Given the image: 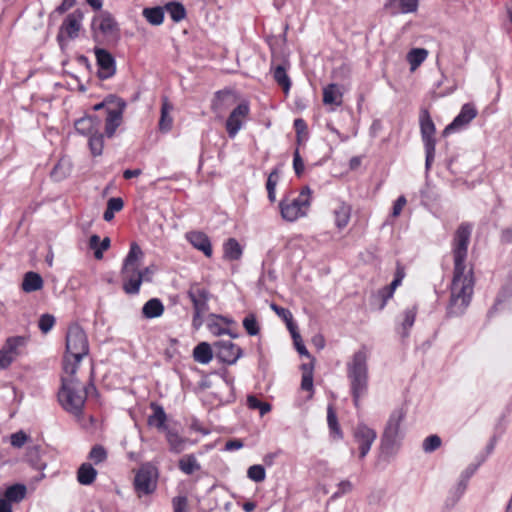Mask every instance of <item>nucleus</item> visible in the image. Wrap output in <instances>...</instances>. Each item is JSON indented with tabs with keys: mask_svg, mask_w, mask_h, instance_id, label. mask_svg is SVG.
Returning a JSON list of instances; mask_svg holds the SVG:
<instances>
[{
	"mask_svg": "<svg viewBox=\"0 0 512 512\" xmlns=\"http://www.w3.org/2000/svg\"><path fill=\"white\" fill-rule=\"evenodd\" d=\"M143 258L144 252L141 247L136 242H132L120 272L123 290L128 295H136L140 291L141 284L144 281L143 274L140 273V264Z\"/></svg>",
	"mask_w": 512,
	"mask_h": 512,
	"instance_id": "5",
	"label": "nucleus"
},
{
	"mask_svg": "<svg viewBox=\"0 0 512 512\" xmlns=\"http://www.w3.org/2000/svg\"><path fill=\"white\" fill-rule=\"evenodd\" d=\"M157 469L151 464L142 465L134 478V489L138 496L152 494L157 487Z\"/></svg>",
	"mask_w": 512,
	"mask_h": 512,
	"instance_id": "12",
	"label": "nucleus"
},
{
	"mask_svg": "<svg viewBox=\"0 0 512 512\" xmlns=\"http://www.w3.org/2000/svg\"><path fill=\"white\" fill-rule=\"evenodd\" d=\"M417 315V306H411L404 310L403 312V321L401 323V336L403 338L409 335V330L414 325L415 319Z\"/></svg>",
	"mask_w": 512,
	"mask_h": 512,
	"instance_id": "34",
	"label": "nucleus"
},
{
	"mask_svg": "<svg viewBox=\"0 0 512 512\" xmlns=\"http://www.w3.org/2000/svg\"><path fill=\"white\" fill-rule=\"evenodd\" d=\"M174 512H187L188 500L186 496H177L172 500Z\"/></svg>",
	"mask_w": 512,
	"mask_h": 512,
	"instance_id": "52",
	"label": "nucleus"
},
{
	"mask_svg": "<svg viewBox=\"0 0 512 512\" xmlns=\"http://www.w3.org/2000/svg\"><path fill=\"white\" fill-rule=\"evenodd\" d=\"M450 301L447 314L450 317L461 316L470 305L474 291V277L472 269L466 272V268L453 270Z\"/></svg>",
	"mask_w": 512,
	"mask_h": 512,
	"instance_id": "4",
	"label": "nucleus"
},
{
	"mask_svg": "<svg viewBox=\"0 0 512 512\" xmlns=\"http://www.w3.org/2000/svg\"><path fill=\"white\" fill-rule=\"evenodd\" d=\"M143 16L152 25H161L164 21V9L160 6L144 8Z\"/></svg>",
	"mask_w": 512,
	"mask_h": 512,
	"instance_id": "37",
	"label": "nucleus"
},
{
	"mask_svg": "<svg viewBox=\"0 0 512 512\" xmlns=\"http://www.w3.org/2000/svg\"><path fill=\"white\" fill-rule=\"evenodd\" d=\"M247 406H248L249 409L259 410V413H260L261 416H264L265 414L270 412L271 409H272V406H271L270 403L263 402V401L259 400L254 395H249L247 397Z\"/></svg>",
	"mask_w": 512,
	"mask_h": 512,
	"instance_id": "40",
	"label": "nucleus"
},
{
	"mask_svg": "<svg viewBox=\"0 0 512 512\" xmlns=\"http://www.w3.org/2000/svg\"><path fill=\"white\" fill-rule=\"evenodd\" d=\"M327 423L331 432L335 433L339 438L343 437L335 409L332 405L327 407Z\"/></svg>",
	"mask_w": 512,
	"mask_h": 512,
	"instance_id": "42",
	"label": "nucleus"
},
{
	"mask_svg": "<svg viewBox=\"0 0 512 512\" xmlns=\"http://www.w3.org/2000/svg\"><path fill=\"white\" fill-rule=\"evenodd\" d=\"M271 72L276 83L282 87L285 93H288L291 87V80L287 74V67L283 64L271 67Z\"/></svg>",
	"mask_w": 512,
	"mask_h": 512,
	"instance_id": "27",
	"label": "nucleus"
},
{
	"mask_svg": "<svg viewBox=\"0 0 512 512\" xmlns=\"http://www.w3.org/2000/svg\"><path fill=\"white\" fill-rule=\"evenodd\" d=\"M402 13H412L418 8V0H399Z\"/></svg>",
	"mask_w": 512,
	"mask_h": 512,
	"instance_id": "54",
	"label": "nucleus"
},
{
	"mask_svg": "<svg viewBox=\"0 0 512 512\" xmlns=\"http://www.w3.org/2000/svg\"><path fill=\"white\" fill-rule=\"evenodd\" d=\"M110 247V238L105 237L100 243L99 247L94 251V256L96 259L100 260L103 258V251L107 250Z\"/></svg>",
	"mask_w": 512,
	"mask_h": 512,
	"instance_id": "60",
	"label": "nucleus"
},
{
	"mask_svg": "<svg viewBox=\"0 0 512 512\" xmlns=\"http://www.w3.org/2000/svg\"><path fill=\"white\" fill-rule=\"evenodd\" d=\"M187 296L193 304L192 325L198 329L203 324V315L209 310L208 301L211 294L208 289L201 287L200 284L193 283L187 291Z\"/></svg>",
	"mask_w": 512,
	"mask_h": 512,
	"instance_id": "10",
	"label": "nucleus"
},
{
	"mask_svg": "<svg viewBox=\"0 0 512 512\" xmlns=\"http://www.w3.org/2000/svg\"><path fill=\"white\" fill-rule=\"evenodd\" d=\"M334 218H335V225L338 229L345 228L351 217V206L349 204H346L344 202H340L338 206L334 209Z\"/></svg>",
	"mask_w": 512,
	"mask_h": 512,
	"instance_id": "25",
	"label": "nucleus"
},
{
	"mask_svg": "<svg viewBox=\"0 0 512 512\" xmlns=\"http://www.w3.org/2000/svg\"><path fill=\"white\" fill-rule=\"evenodd\" d=\"M43 285L42 276L37 272L29 271L24 274L21 288L24 292L31 293L41 290Z\"/></svg>",
	"mask_w": 512,
	"mask_h": 512,
	"instance_id": "24",
	"label": "nucleus"
},
{
	"mask_svg": "<svg viewBox=\"0 0 512 512\" xmlns=\"http://www.w3.org/2000/svg\"><path fill=\"white\" fill-rule=\"evenodd\" d=\"M92 29L98 30L104 36H114L118 32V25L108 11H102L92 20Z\"/></svg>",
	"mask_w": 512,
	"mask_h": 512,
	"instance_id": "19",
	"label": "nucleus"
},
{
	"mask_svg": "<svg viewBox=\"0 0 512 512\" xmlns=\"http://www.w3.org/2000/svg\"><path fill=\"white\" fill-rule=\"evenodd\" d=\"M208 329L215 336H220V335H223V334H229L232 338L237 337V334H233L229 329L223 328L217 322H210V323H208Z\"/></svg>",
	"mask_w": 512,
	"mask_h": 512,
	"instance_id": "51",
	"label": "nucleus"
},
{
	"mask_svg": "<svg viewBox=\"0 0 512 512\" xmlns=\"http://www.w3.org/2000/svg\"><path fill=\"white\" fill-rule=\"evenodd\" d=\"M55 324V317L51 314H43L38 321V327L42 333L47 334Z\"/></svg>",
	"mask_w": 512,
	"mask_h": 512,
	"instance_id": "48",
	"label": "nucleus"
},
{
	"mask_svg": "<svg viewBox=\"0 0 512 512\" xmlns=\"http://www.w3.org/2000/svg\"><path fill=\"white\" fill-rule=\"evenodd\" d=\"M165 10L169 13L174 22H180L186 17V9L180 2H169L165 5Z\"/></svg>",
	"mask_w": 512,
	"mask_h": 512,
	"instance_id": "38",
	"label": "nucleus"
},
{
	"mask_svg": "<svg viewBox=\"0 0 512 512\" xmlns=\"http://www.w3.org/2000/svg\"><path fill=\"white\" fill-rule=\"evenodd\" d=\"M82 19L83 13L79 9L68 14L60 27V31L57 36L58 41L62 40L64 33L67 35L69 39L77 38L79 31L81 29Z\"/></svg>",
	"mask_w": 512,
	"mask_h": 512,
	"instance_id": "18",
	"label": "nucleus"
},
{
	"mask_svg": "<svg viewBox=\"0 0 512 512\" xmlns=\"http://www.w3.org/2000/svg\"><path fill=\"white\" fill-rule=\"evenodd\" d=\"M405 416L406 413L402 408L395 409L390 414L381 435V450L384 454H392L399 447L404 436L403 431L400 429V425Z\"/></svg>",
	"mask_w": 512,
	"mask_h": 512,
	"instance_id": "6",
	"label": "nucleus"
},
{
	"mask_svg": "<svg viewBox=\"0 0 512 512\" xmlns=\"http://www.w3.org/2000/svg\"><path fill=\"white\" fill-rule=\"evenodd\" d=\"M95 57L100 79L111 78L116 73V63L113 55L104 48H95Z\"/></svg>",
	"mask_w": 512,
	"mask_h": 512,
	"instance_id": "16",
	"label": "nucleus"
},
{
	"mask_svg": "<svg viewBox=\"0 0 512 512\" xmlns=\"http://www.w3.org/2000/svg\"><path fill=\"white\" fill-rule=\"evenodd\" d=\"M150 408L152 409L153 413L148 416V425L151 427H155L160 431L168 430V427L166 425L167 415L164 411V408L161 405L157 404L156 402H151Z\"/></svg>",
	"mask_w": 512,
	"mask_h": 512,
	"instance_id": "23",
	"label": "nucleus"
},
{
	"mask_svg": "<svg viewBox=\"0 0 512 512\" xmlns=\"http://www.w3.org/2000/svg\"><path fill=\"white\" fill-rule=\"evenodd\" d=\"M179 469L186 475H192L194 472L201 469L197 458L194 454L184 455L178 462Z\"/></svg>",
	"mask_w": 512,
	"mask_h": 512,
	"instance_id": "31",
	"label": "nucleus"
},
{
	"mask_svg": "<svg viewBox=\"0 0 512 512\" xmlns=\"http://www.w3.org/2000/svg\"><path fill=\"white\" fill-rule=\"evenodd\" d=\"M353 485L349 480H343L338 484V490L333 494L332 498H338L352 491Z\"/></svg>",
	"mask_w": 512,
	"mask_h": 512,
	"instance_id": "56",
	"label": "nucleus"
},
{
	"mask_svg": "<svg viewBox=\"0 0 512 512\" xmlns=\"http://www.w3.org/2000/svg\"><path fill=\"white\" fill-rule=\"evenodd\" d=\"M195 361L201 364H208L213 358V350L207 342L199 343L193 350Z\"/></svg>",
	"mask_w": 512,
	"mask_h": 512,
	"instance_id": "32",
	"label": "nucleus"
},
{
	"mask_svg": "<svg viewBox=\"0 0 512 512\" xmlns=\"http://www.w3.org/2000/svg\"><path fill=\"white\" fill-rule=\"evenodd\" d=\"M419 124L424 146L436 145V139L434 137L436 132L435 124L426 108L420 110Z\"/></svg>",
	"mask_w": 512,
	"mask_h": 512,
	"instance_id": "20",
	"label": "nucleus"
},
{
	"mask_svg": "<svg viewBox=\"0 0 512 512\" xmlns=\"http://www.w3.org/2000/svg\"><path fill=\"white\" fill-rule=\"evenodd\" d=\"M310 206V189L305 187L300 194L293 199L284 198L279 203L281 216L289 222L296 221L307 214Z\"/></svg>",
	"mask_w": 512,
	"mask_h": 512,
	"instance_id": "8",
	"label": "nucleus"
},
{
	"mask_svg": "<svg viewBox=\"0 0 512 512\" xmlns=\"http://www.w3.org/2000/svg\"><path fill=\"white\" fill-rule=\"evenodd\" d=\"M472 225L461 223L455 231L452 241V253L454 260V269L466 268L465 261L468 254V245L470 242Z\"/></svg>",
	"mask_w": 512,
	"mask_h": 512,
	"instance_id": "9",
	"label": "nucleus"
},
{
	"mask_svg": "<svg viewBox=\"0 0 512 512\" xmlns=\"http://www.w3.org/2000/svg\"><path fill=\"white\" fill-rule=\"evenodd\" d=\"M164 313V305L158 298L149 299L142 307V314L146 319L160 317Z\"/></svg>",
	"mask_w": 512,
	"mask_h": 512,
	"instance_id": "26",
	"label": "nucleus"
},
{
	"mask_svg": "<svg viewBox=\"0 0 512 512\" xmlns=\"http://www.w3.org/2000/svg\"><path fill=\"white\" fill-rule=\"evenodd\" d=\"M173 109V106L168 102L165 98L161 107V116L159 120V129L163 132H168L172 127V117L169 115L170 111Z\"/></svg>",
	"mask_w": 512,
	"mask_h": 512,
	"instance_id": "36",
	"label": "nucleus"
},
{
	"mask_svg": "<svg viewBox=\"0 0 512 512\" xmlns=\"http://www.w3.org/2000/svg\"><path fill=\"white\" fill-rule=\"evenodd\" d=\"M303 370L301 389L309 392H313V366L312 364H303L301 366Z\"/></svg>",
	"mask_w": 512,
	"mask_h": 512,
	"instance_id": "41",
	"label": "nucleus"
},
{
	"mask_svg": "<svg viewBox=\"0 0 512 512\" xmlns=\"http://www.w3.org/2000/svg\"><path fill=\"white\" fill-rule=\"evenodd\" d=\"M323 103L337 106L342 104V93L339 91L337 84L331 83L323 89Z\"/></svg>",
	"mask_w": 512,
	"mask_h": 512,
	"instance_id": "28",
	"label": "nucleus"
},
{
	"mask_svg": "<svg viewBox=\"0 0 512 512\" xmlns=\"http://www.w3.org/2000/svg\"><path fill=\"white\" fill-rule=\"evenodd\" d=\"M28 461L31 465L37 470H44L46 468V463L42 462L40 459V447L35 445L29 447L27 452Z\"/></svg>",
	"mask_w": 512,
	"mask_h": 512,
	"instance_id": "43",
	"label": "nucleus"
},
{
	"mask_svg": "<svg viewBox=\"0 0 512 512\" xmlns=\"http://www.w3.org/2000/svg\"><path fill=\"white\" fill-rule=\"evenodd\" d=\"M216 358L225 364H235L242 356V349L230 340H218L213 344Z\"/></svg>",
	"mask_w": 512,
	"mask_h": 512,
	"instance_id": "13",
	"label": "nucleus"
},
{
	"mask_svg": "<svg viewBox=\"0 0 512 512\" xmlns=\"http://www.w3.org/2000/svg\"><path fill=\"white\" fill-rule=\"evenodd\" d=\"M107 458V452L101 445H95L89 452V459L95 464H99L105 461Z\"/></svg>",
	"mask_w": 512,
	"mask_h": 512,
	"instance_id": "49",
	"label": "nucleus"
},
{
	"mask_svg": "<svg viewBox=\"0 0 512 512\" xmlns=\"http://www.w3.org/2000/svg\"><path fill=\"white\" fill-rule=\"evenodd\" d=\"M406 202H407L406 198L403 195L399 196L397 198V200L393 204V209H392L393 217H398L401 214V211H402L403 207L405 206Z\"/></svg>",
	"mask_w": 512,
	"mask_h": 512,
	"instance_id": "59",
	"label": "nucleus"
},
{
	"mask_svg": "<svg viewBox=\"0 0 512 512\" xmlns=\"http://www.w3.org/2000/svg\"><path fill=\"white\" fill-rule=\"evenodd\" d=\"M243 327L248 335L255 336L260 332V326L254 313H249L243 319Z\"/></svg>",
	"mask_w": 512,
	"mask_h": 512,
	"instance_id": "45",
	"label": "nucleus"
},
{
	"mask_svg": "<svg viewBox=\"0 0 512 512\" xmlns=\"http://www.w3.org/2000/svg\"><path fill=\"white\" fill-rule=\"evenodd\" d=\"M477 116V110L471 103L462 106L460 113L445 127L443 135L446 136L468 125Z\"/></svg>",
	"mask_w": 512,
	"mask_h": 512,
	"instance_id": "17",
	"label": "nucleus"
},
{
	"mask_svg": "<svg viewBox=\"0 0 512 512\" xmlns=\"http://www.w3.org/2000/svg\"><path fill=\"white\" fill-rule=\"evenodd\" d=\"M124 99L110 94L103 101L93 106L94 111H104L105 129L104 134L100 132L102 120L96 115H86L75 121L74 127L78 133L89 136V149L93 156H100L104 148V136L112 138L117 128L123 122V113L126 109Z\"/></svg>",
	"mask_w": 512,
	"mask_h": 512,
	"instance_id": "1",
	"label": "nucleus"
},
{
	"mask_svg": "<svg viewBox=\"0 0 512 512\" xmlns=\"http://www.w3.org/2000/svg\"><path fill=\"white\" fill-rule=\"evenodd\" d=\"M64 375L61 377V387L58 391V401L61 407L78 420L83 419L84 406L90 390H96L95 386L82 383L76 377V365L71 364L68 358L63 363Z\"/></svg>",
	"mask_w": 512,
	"mask_h": 512,
	"instance_id": "2",
	"label": "nucleus"
},
{
	"mask_svg": "<svg viewBox=\"0 0 512 512\" xmlns=\"http://www.w3.org/2000/svg\"><path fill=\"white\" fill-rule=\"evenodd\" d=\"M353 438L359 446V457L364 458L369 453L372 444L376 440L377 433L366 424L358 423L354 428Z\"/></svg>",
	"mask_w": 512,
	"mask_h": 512,
	"instance_id": "14",
	"label": "nucleus"
},
{
	"mask_svg": "<svg viewBox=\"0 0 512 512\" xmlns=\"http://www.w3.org/2000/svg\"><path fill=\"white\" fill-rule=\"evenodd\" d=\"M235 102L236 98L231 90H220L215 93L211 109L216 114H222Z\"/></svg>",
	"mask_w": 512,
	"mask_h": 512,
	"instance_id": "21",
	"label": "nucleus"
},
{
	"mask_svg": "<svg viewBox=\"0 0 512 512\" xmlns=\"http://www.w3.org/2000/svg\"><path fill=\"white\" fill-rule=\"evenodd\" d=\"M293 168L296 176L300 177L304 172V162L300 156L299 149L297 148L293 154Z\"/></svg>",
	"mask_w": 512,
	"mask_h": 512,
	"instance_id": "53",
	"label": "nucleus"
},
{
	"mask_svg": "<svg viewBox=\"0 0 512 512\" xmlns=\"http://www.w3.org/2000/svg\"><path fill=\"white\" fill-rule=\"evenodd\" d=\"M124 202L120 197H112L107 202V208L112 212H119L123 209Z\"/></svg>",
	"mask_w": 512,
	"mask_h": 512,
	"instance_id": "57",
	"label": "nucleus"
},
{
	"mask_svg": "<svg viewBox=\"0 0 512 512\" xmlns=\"http://www.w3.org/2000/svg\"><path fill=\"white\" fill-rule=\"evenodd\" d=\"M29 341L27 336H12L6 339L3 347L0 349V368H8L12 362L24 353Z\"/></svg>",
	"mask_w": 512,
	"mask_h": 512,
	"instance_id": "11",
	"label": "nucleus"
},
{
	"mask_svg": "<svg viewBox=\"0 0 512 512\" xmlns=\"http://www.w3.org/2000/svg\"><path fill=\"white\" fill-rule=\"evenodd\" d=\"M97 477V470L89 463H83L78 468L77 480L82 485H91Z\"/></svg>",
	"mask_w": 512,
	"mask_h": 512,
	"instance_id": "29",
	"label": "nucleus"
},
{
	"mask_svg": "<svg viewBox=\"0 0 512 512\" xmlns=\"http://www.w3.org/2000/svg\"><path fill=\"white\" fill-rule=\"evenodd\" d=\"M88 351V340L82 327L78 324L70 325L66 335V355L64 359L68 358L71 364H75L76 369H78L80 361L88 354Z\"/></svg>",
	"mask_w": 512,
	"mask_h": 512,
	"instance_id": "7",
	"label": "nucleus"
},
{
	"mask_svg": "<svg viewBox=\"0 0 512 512\" xmlns=\"http://www.w3.org/2000/svg\"><path fill=\"white\" fill-rule=\"evenodd\" d=\"M166 439L170 450L175 453L182 452L188 442V439L181 437L176 431L170 429L166 430Z\"/></svg>",
	"mask_w": 512,
	"mask_h": 512,
	"instance_id": "33",
	"label": "nucleus"
},
{
	"mask_svg": "<svg viewBox=\"0 0 512 512\" xmlns=\"http://www.w3.org/2000/svg\"><path fill=\"white\" fill-rule=\"evenodd\" d=\"M224 256L229 260H239L242 256V247L235 238H229L223 246Z\"/></svg>",
	"mask_w": 512,
	"mask_h": 512,
	"instance_id": "35",
	"label": "nucleus"
},
{
	"mask_svg": "<svg viewBox=\"0 0 512 512\" xmlns=\"http://www.w3.org/2000/svg\"><path fill=\"white\" fill-rule=\"evenodd\" d=\"M270 307L285 322H289L290 320H292L293 316H292V313L290 312V310L280 307V306L276 305L275 303H272Z\"/></svg>",
	"mask_w": 512,
	"mask_h": 512,
	"instance_id": "55",
	"label": "nucleus"
},
{
	"mask_svg": "<svg viewBox=\"0 0 512 512\" xmlns=\"http://www.w3.org/2000/svg\"><path fill=\"white\" fill-rule=\"evenodd\" d=\"M26 493L27 488L24 484H13L5 490L3 499L7 500L10 503H19L25 498Z\"/></svg>",
	"mask_w": 512,
	"mask_h": 512,
	"instance_id": "30",
	"label": "nucleus"
},
{
	"mask_svg": "<svg viewBox=\"0 0 512 512\" xmlns=\"http://www.w3.org/2000/svg\"><path fill=\"white\" fill-rule=\"evenodd\" d=\"M247 476L254 482H263L266 478V471L264 466L259 464L250 466L247 470Z\"/></svg>",
	"mask_w": 512,
	"mask_h": 512,
	"instance_id": "46",
	"label": "nucleus"
},
{
	"mask_svg": "<svg viewBox=\"0 0 512 512\" xmlns=\"http://www.w3.org/2000/svg\"><path fill=\"white\" fill-rule=\"evenodd\" d=\"M500 239L504 244H512V227L503 229Z\"/></svg>",
	"mask_w": 512,
	"mask_h": 512,
	"instance_id": "64",
	"label": "nucleus"
},
{
	"mask_svg": "<svg viewBox=\"0 0 512 512\" xmlns=\"http://www.w3.org/2000/svg\"><path fill=\"white\" fill-rule=\"evenodd\" d=\"M186 239L197 250L203 252L206 257H211L213 250L209 237L200 231H191L186 234Z\"/></svg>",
	"mask_w": 512,
	"mask_h": 512,
	"instance_id": "22",
	"label": "nucleus"
},
{
	"mask_svg": "<svg viewBox=\"0 0 512 512\" xmlns=\"http://www.w3.org/2000/svg\"><path fill=\"white\" fill-rule=\"evenodd\" d=\"M280 178V170L278 167L274 168L270 174L268 175L267 182H266V189L268 193V199L271 202H275L276 195H275V189L277 186V183Z\"/></svg>",
	"mask_w": 512,
	"mask_h": 512,
	"instance_id": "39",
	"label": "nucleus"
},
{
	"mask_svg": "<svg viewBox=\"0 0 512 512\" xmlns=\"http://www.w3.org/2000/svg\"><path fill=\"white\" fill-rule=\"evenodd\" d=\"M469 477H470V475L468 473L463 474L461 476V479H460V481H459V483L457 485V488H456L457 496H456L455 501L458 500L461 497V495L464 493V491H465V489L467 487V482H468Z\"/></svg>",
	"mask_w": 512,
	"mask_h": 512,
	"instance_id": "61",
	"label": "nucleus"
},
{
	"mask_svg": "<svg viewBox=\"0 0 512 512\" xmlns=\"http://www.w3.org/2000/svg\"><path fill=\"white\" fill-rule=\"evenodd\" d=\"M294 128L296 130V134L307 136V124L302 118L294 120Z\"/></svg>",
	"mask_w": 512,
	"mask_h": 512,
	"instance_id": "63",
	"label": "nucleus"
},
{
	"mask_svg": "<svg viewBox=\"0 0 512 512\" xmlns=\"http://www.w3.org/2000/svg\"><path fill=\"white\" fill-rule=\"evenodd\" d=\"M250 113L249 104L242 102L238 104L230 113L226 120V131L230 138H234L241 130L245 119Z\"/></svg>",
	"mask_w": 512,
	"mask_h": 512,
	"instance_id": "15",
	"label": "nucleus"
},
{
	"mask_svg": "<svg viewBox=\"0 0 512 512\" xmlns=\"http://www.w3.org/2000/svg\"><path fill=\"white\" fill-rule=\"evenodd\" d=\"M428 52L423 48L412 49L407 56L411 69L418 67L427 57Z\"/></svg>",
	"mask_w": 512,
	"mask_h": 512,
	"instance_id": "44",
	"label": "nucleus"
},
{
	"mask_svg": "<svg viewBox=\"0 0 512 512\" xmlns=\"http://www.w3.org/2000/svg\"><path fill=\"white\" fill-rule=\"evenodd\" d=\"M28 440V435L24 431H18L10 436V443L14 448H21Z\"/></svg>",
	"mask_w": 512,
	"mask_h": 512,
	"instance_id": "50",
	"label": "nucleus"
},
{
	"mask_svg": "<svg viewBox=\"0 0 512 512\" xmlns=\"http://www.w3.org/2000/svg\"><path fill=\"white\" fill-rule=\"evenodd\" d=\"M76 2L77 0H63L62 3L55 8L54 12L59 15L64 14L66 11L71 9Z\"/></svg>",
	"mask_w": 512,
	"mask_h": 512,
	"instance_id": "62",
	"label": "nucleus"
},
{
	"mask_svg": "<svg viewBox=\"0 0 512 512\" xmlns=\"http://www.w3.org/2000/svg\"><path fill=\"white\" fill-rule=\"evenodd\" d=\"M441 438L438 435H430L423 441L422 448L426 453H431L441 446Z\"/></svg>",
	"mask_w": 512,
	"mask_h": 512,
	"instance_id": "47",
	"label": "nucleus"
},
{
	"mask_svg": "<svg viewBox=\"0 0 512 512\" xmlns=\"http://www.w3.org/2000/svg\"><path fill=\"white\" fill-rule=\"evenodd\" d=\"M368 358V348L363 345L359 350L354 352L351 359L346 363V374L349 380L350 393L356 408H359L361 398L368 394Z\"/></svg>",
	"mask_w": 512,
	"mask_h": 512,
	"instance_id": "3",
	"label": "nucleus"
},
{
	"mask_svg": "<svg viewBox=\"0 0 512 512\" xmlns=\"http://www.w3.org/2000/svg\"><path fill=\"white\" fill-rule=\"evenodd\" d=\"M435 147H436V145L424 146L425 154H426L425 168H426L427 171L431 168V165H432V163L434 161V158H435Z\"/></svg>",
	"mask_w": 512,
	"mask_h": 512,
	"instance_id": "58",
	"label": "nucleus"
}]
</instances>
